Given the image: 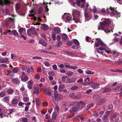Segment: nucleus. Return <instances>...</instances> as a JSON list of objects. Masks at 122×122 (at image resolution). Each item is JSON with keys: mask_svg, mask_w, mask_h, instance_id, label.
I'll use <instances>...</instances> for the list:
<instances>
[{"mask_svg": "<svg viewBox=\"0 0 122 122\" xmlns=\"http://www.w3.org/2000/svg\"><path fill=\"white\" fill-rule=\"evenodd\" d=\"M29 98L27 97H24L23 98V100L24 102H26L29 101Z\"/></svg>", "mask_w": 122, "mask_h": 122, "instance_id": "obj_47", "label": "nucleus"}, {"mask_svg": "<svg viewBox=\"0 0 122 122\" xmlns=\"http://www.w3.org/2000/svg\"><path fill=\"white\" fill-rule=\"evenodd\" d=\"M52 68L53 69L55 70H56L57 69V67L56 65L55 64L52 65Z\"/></svg>", "mask_w": 122, "mask_h": 122, "instance_id": "obj_54", "label": "nucleus"}, {"mask_svg": "<svg viewBox=\"0 0 122 122\" xmlns=\"http://www.w3.org/2000/svg\"><path fill=\"white\" fill-rule=\"evenodd\" d=\"M96 40L97 42L95 43V45L96 47H99L100 46H102L103 45L106 46V45L104 44L103 42L99 39H97Z\"/></svg>", "mask_w": 122, "mask_h": 122, "instance_id": "obj_5", "label": "nucleus"}, {"mask_svg": "<svg viewBox=\"0 0 122 122\" xmlns=\"http://www.w3.org/2000/svg\"><path fill=\"white\" fill-rule=\"evenodd\" d=\"M93 97L94 98L97 99H98L100 97V96L99 95H94L93 96Z\"/></svg>", "mask_w": 122, "mask_h": 122, "instance_id": "obj_46", "label": "nucleus"}, {"mask_svg": "<svg viewBox=\"0 0 122 122\" xmlns=\"http://www.w3.org/2000/svg\"><path fill=\"white\" fill-rule=\"evenodd\" d=\"M73 43L75 44V45L77 46V48H78V46L80 45V43L76 39H73L72 40Z\"/></svg>", "mask_w": 122, "mask_h": 122, "instance_id": "obj_17", "label": "nucleus"}, {"mask_svg": "<svg viewBox=\"0 0 122 122\" xmlns=\"http://www.w3.org/2000/svg\"><path fill=\"white\" fill-rule=\"evenodd\" d=\"M59 108V106L57 105H56L55 106V109L57 110V112H58Z\"/></svg>", "mask_w": 122, "mask_h": 122, "instance_id": "obj_58", "label": "nucleus"}, {"mask_svg": "<svg viewBox=\"0 0 122 122\" xmlns=\"http://www.w3.org/2000/svg\"><path fill=\"white\" fill-rule=\"evenodd\" d=\"M75 105H76V106L79 107V109L81 108V107L82 108L85 105V103L83 101H81L79 102H76L73 103Z\"/></svg>", "mask_w": 122, "mask_h": 122, "instance_id": "obj_4", "label": "nucleus"}, {"mask_svg": "<svg viewBox=\"0 0 122 122\" xmlns=\"http://www.w3.org/2000/svg\"><path fill=\"white\" fill-rule=\"evenodd\" d=\"M42 11V7H40L39 8L38 10V13L39 14H41Z\"/></svg>", "mask_w": 122, "mask_h": 122, "instance_id": "obj_43", "label": "nucleus"}, {"mask_svg": "<svg viewBox=\"0 0 122 122\" xmlns=\"http://www.w3.org/2000/svg\"><path fill=\"white\" fill-rule=\"evenodd\" d=\"M105 25L103 22H100V25L98 26V30H103L106 33H107L108 32L110 33V30L111 29L112 32H113V30H114V26L111 28L108 26L106 27V29H105L104 28L105 27Z\"/></svg>", "mask_w": 122, "mask_h": 122, "instance_id": "obj_3", "label": "nucleus"}, {"mask_svg": "<svg viewBox=\"0 0 122 122\" xmlns=\"http://www.w3.org/2000/svg\"><path fill=\"white\" fill-rule=\"evenodd\" d=\"M101 90L103 93H105L110 91L111 90V89L109 88H103Z\"/></svg>", "mask_w": 122, "mask_h": 122, "instance_id": "obj_19", "label": "nucleus"}, {"mask_svg": "<svg viewBox=\"0 0 122 122\" xmlns=\"http://www.w3.org/2000/svg\"><path fill=\"white\" fill-rule=\"evenodd\" d=\"M14 92V90L11 89H9L7 90L8 93L10 94H12Z\"/></svg>", "mask_w": 122, "mask_h": 122, "instance_id": "obj_32", "label": "nucleus"}, {"mask_svg": "<svg viewBox=\"0 0 122 122\" xmlns=\"http://www.w3.org/2000/svg\"><path fill=\"white\" fill-rule=\"evenodd\" d=\"M111 21L109 19H106L103 22L105 25L106 24H110L111 23Z\"/></svg>", "mask_w": 122, "mask_h": 122, "instance_id": "obj_23", "label": "nucleus"}, {"mask_svg": "<svg viewBox=\"0 0 122 122\" xmlns=\"http://www.w3.org/2000/svg\"><path fill=\"white\" fill-rule=\"evenodd\" d=\"M76 80L74 78H68L67 79V82L68 83H71L74 82Z\"/></svg>", "mask_w": 122, "mask_h": 122, "instance_id": "obj_20", "label": "nucleus"}, {"mask_svg": "<svg viewBox=\"0 0 122 122\" xmlns=\"http://www.w3.org/2000/svg\"><path fill=\"white\" fill-rule=\"evenodd\" d=\"M11 81L14 83L17 84H19L20 82V81L19 80L18 78L13 79Z\"/></svg>", "mask_w": 122, "mask_h": 122, "instance_id": "obj_18", "label": "nucleus"}, {"mask_svg": "<svg viewBox=\"0 0 122 122\" xmlns=\"http://www.w3.org/2000/svg\"><path fill=\"white\" fill-rule=\"evenodd\" d=\"M10 3L9 0H0V5H2L4 4H8Z\"/></svg>", "mask_w": 122, "mask_h": 122, "instance_id": "obj_9", "label": "nucleus"}, {"mask_svg": "<svg viewBox=\"0 0 122 122\" xmlns=\"http://www.w3.org/2000/svg\"><path fill=\"white\" fill-rule=\"evenodd\" d=\"M71 97L73 99H76L77 98V97L74 93H72L70 94Z\"/></svg>", "mask_w": 122, "mask_h": 122, "instance_id": "obj_28", "label": "nucleus"}, {"mask_svg": "<svg viewBox=\"0 0 122 122\" xmlns=\"http://www.w3.org/2000/svg\"><path fill=\"white\" fill-rule=\"evenodd\" d=\"M74 73L71 71H68L66 73V74L67 75L69 76H71Z\"/></svg>", "mask_w": 122, "mask_h": 122, "instance_id": "obj_42", "label": "nucleus"}, {"mask_svg": "<svg viewBox=\"0 0 122 122\" xmlns=\"http://www.w3.org/2000/svg\"><path fill=\"white\" fill-rule=\"evenodd\" d=\"M92 87L93 89H96L99 87V85L97 83H94L92 85Z\"/></svg>", "mask_w": 122, "mask_h": 122, "instance_id": "obj_15", "label": "nucleus"}, {"mask_svg": "<svg viewBox=\"0 0 122 122\" xmlns=\"http://www.w3.org/2000/svg\"><path fill=\"white\" fill-rule=\"evenodd\" d=\"M93 9L92 10V11L94 12H96L97 11V9L96 7H95V6H93Z\"/></svg>", "mask_w": 122, "mask_h": 122, "instance_id": "obj_64", "label": "nucleus"}, {"mask_svg": "<svg viewBox=\"0 0 122 122\" xmlns=\"http://www.w3.org/2000/svg\"><path fill=\"white\" fill-rule=\"evenodd\" d=\"M21 81H23L25 82L28 80V77L27 76H21Z\"/></svg>", "mask_w": 122, "mask_h": 122, "instance_id": "obj_14", "label": "nucleus"}, {"mask_svg": "<svg viewBox=\"0 0 122 122\" xmlns=\"http://www.w3.org/2000/svg\"><path fill=\"white\" fill-rule=\"evenodd\" d=\"M61 95L58 93L54 94V97L56 101H58L61 100V98L60 97Z\"/></svg>", "mask_w": 122, "mask_h": 122, "instance_id": "obj_10", "label": "nucleus"}, {"mask_svg": "<svg viewBox=\"0 0 122 122\" xmlns=\"http://www.w3.org/2000/svg\"><path fill=\"white\" fill-rule=\"evenodd\" d=\"M34 90H35L33 91V94H36L37 95H38L39 91V88L38 87H35L34 88Z\"/></svg>", "mask_w": 122, "mask_h": 122, "instance_id": "obj_21", "label": "nucleus"}, {"mask_svg": "<svg viewBox=\"0 0 122 122\" xmlns=\"http://www.w3.org/2000/svg\"><path fill=\"white\" fill-rule=\"evenodd\" d=\"M4 114L3 112L2 111L1 109L0 108V116H1V118H2V116Z\"/></svg>", "mask_w": 122, "mask_h": 122, "instance_id": "obj_59", "label": "nucleus"}, {"mask_svg": "<svg viewBox=\"0 0 122 122\" xmlns=\"http://www.w3.org/2000/svg\"><path fill=\"white\" fill-rule=\"evenodd\" d=\"M32 58L33 59H42V58L41 57H39L38 56L33 57H32Z\"/></svg>", "mask_w": 122, "mask_h": 122, "instance_id": "obj_52", "label": "nucleus"}, {"mask_svg": "<svg viewBox=\"0 0 122 122\" xmlns=\"http://www.w3.org/2000/svg\"><path fill=\"white\" fill-rule=\"evenodd\" d=\"M12 32L13 34V35L15 36H18L19 37V34L17 32V31L16 30H14L12 31Z\"/></svg>", "mask_w": 122, "mask_h": 122, "instance_id": "obj_27", "label": "nucleus"}, {"mask_svg": "<svg viewBox=\"0 0 122 122\" xmlns=\"http://www.w3.org/2000/svg\"><path fill=\"white\" fill-rule=\"evenodd\" d=\"M57 114L56 112H54L52 115V118L53 119L56 120L57 116Z\"/></svg>", "mask_w": 122, "mask_h": 122, "instance_id": "obj_29", "label": "nucleus"}, {"mask_svg": "<svg viewBox=\"0 0 122 122\" xmlns=\"http://www.w3.org/2000/svg\"><path fill=\"white\" fill-rule=\"evenodd\" d=\"M24 28H21L20 29H19L18 31L20 33V34L21 35H22V32L23 31V29H24Z\"/></svg>", "mask_w": 122, "mask_h": 122, "instance_id": "obj_48", "label": "nucleus"}, {"mask_svg": "<svg viewBox=\"0 0 122 122\" xmlns=\"http://www.w3.org/2000/svg\"><path fill=\"white\" fill-rule=\"evenodd\" d=\"M107 100L106 98L101 99L97 102V104L98 105H101L104 103Z\"/></svg>", "mask_w": 122, "mask_h": 122, "instance_id": "obj_11", "label": "nucleus"}, {"mask_svg": "<svg viewBox=\"0 0 122 122\" xmlns=\"http://www.w3.org/2000/svg\"><path fill=\"white\" fill-rule=\"evenodd\" d=\"M107 12L110 14V16H114L116 17H119L120 16V13L117 11L116 8L112 7L110 6L109 8L107 9Z\"/></svg>", "mask_w": 122, "mask_h": 122, "instance_id": "obj_1", "label": "nucleus"}, {"mask_svg": "<svg viewBox=\"0 0 122 122\" xmlns=\"http://www.w3.org/2000/svg\"><path fill=\"white\" fill-rule=\"evenodd\" d=\"M8 60V59L6 58L4 59L3 58V61L4 63H5L7 62Z\"/></svg>", "mask_w": 122, "mask_h": 122, "instance_id": "obj_63", "label": "nucleus"}, {"mask_svg": "<svg viewBox=\"0 0 122 122\" xmlns=\"http://www.w3.org/2000/svg\"><path fill=\"white\" fill-rule=\"evenodd\" d=\"M84 15L86 21H88L90 20L91 18V17L87 13L86 11L85 12Z\"/></svg>", "mask_w": 122, "mask_h": 122, "instance_id": "obj_13", "label": "nucleus"}, {"mask_svg": "<svg viewBox=\"0 0 122 122\" xmlns=\"http://www.w3.org/2000/svg\"><path fill=\"white\" fill-rule=\"evenodd\" d=\"M72 15L73 17V20H74L75 22L77 23L78 22L81 23L80 18L77 17L80 16L81 10H77L74 9H72Z\"/></svg>", "mask_w": 122, "mask_h": 122, "instance_id": "obj_2", "label": "nucleus"}, {"mask_svg": "<svg viewBox=\"0 0 122 122\" xmlns=\"http://www.w3.org/2000/svg\"><path fill=\"white\" fill-rule=\"evenodd\" d=\"M18 103V101L16 99H13L12 101V103L13 104H17Z\"/></svg>", "mask_w": 122, "mask_h": 122, "instance_id": "obj_39", "label": "nucleus"}, {"mask_svg": "<svg viewBox=\"0 0 122 122\" xmlns=\"http://www.w3.org/2000/svg\"><path fill=\"white\" fill-rule=\"evenodd\" d=\"M32 84V82L31 81H29L27 83L28 87L30 89L31 88V86Z\"/></svg>", "mask_w": 122, "mask_h": 122, "instance_id": "obj_30", "label": "nucleus"}, {"mask_svg": "<svg viewBox=\"0 0 122 122\" xmlns=\"http://www.w3.org/2000/svg\"><path fill=\"white\" fill-rule=\"evenodd\" d=\"M58 44H57V46L59 47H60L62 44V42L60 41H58Z\"/></svg>", "mask_w": 122, "mask_h": 122, "instance_id": "obj_62", "label": "nucleus"}, {"mask_svg": "<svg viewBox=\"0 0 122 122\" xmlns=\"http://www.w3.org/2000/svg\"><path fill=\"white\" fill-rule=\"evenodd\" d=\"M78 86H74L72 87L71 88V89L72 91H74L77 89L78 88Z\"/></svg>", "mask_w": 122, "mask_h": 122, "instance_id": "obj_41", "label": "nucleus"}, {"mask_svg": "<svg viewBox=\"0 0 122 122\" xmlns=\"http://www.w3.org/2000/svg\"><path fill=\"white\" fill-rule=\"evenodd\" d=\"M20 7V5L19 4H16L15 5V9L16 10H18Z\"/></svg>", "mask_w": 122, "mask_h": 122, "instance_id": "obj_49", "label": "nucleus"}, {"mask_svg": "<svg viewBox=\"0 0 122 122\" xmlns=\"http://www.w3.org/2000/svg\"><path fill=\"white\" fill-rule=\"evenodd\" d=\"M3 14L6 15L8 13L9 11L8 10L5 9L3 10Z\"/></svg>", "mask_w": 122, "mask_h": 122, "instance_id": "obj_37", "label": "nucleus"}, {"mask_svg": "<svg viewBox=\"0 0 122 122\" xmlns=\"http://www.w3.org/2000/svg\"><path fill=\"white\" fill-rule=\"evenodd\" d=\"M36 104L39 105L40 104V100L38 98H36Z\"/></svg>", "mask_w": 122, "mask_h": 122, "instance_id": "obj_34", "label": "nucleus"}, {"mask_svg": "<svg viewBox=\"0 0 122 122\" xmlns=\"http://www.w3.org/2000/svg\"><path fill=\"white\" fill-rule=\"evenodd\" d=\"M65 87V85L62 84L59 86L58 88V90L59 92H61L63 91V90Z\"/></svg>", "mask_w": 122, "mask_h": 122, "instance_id": "obj_12", "label": "nucleus"}, {"mask_svg": "<svg viewBox=\"0 0 122 122\" xmlns=\"http://www.w3.org/2000/svg\"><path fill=\"white\" fill-rule=\"evenodd\" d=\"M40 52H41L45 53L46 54H48V51L46 50H41L40 51Z\"/></svg>", "mask_w": 122, "mask_h": 122, "instance_id": "obj_53", "label": "nucleus"}, {"mask_svg": "<svg viewBox=\"0 0 122 122\" xmlns=\"http://www.w3.org/2000/svg\"><path fill=\"white\" fill-rule=\"evenodd\" d=\"M106 46L104 47H102L100 48H98V50L97 51V52L99 53H102V52H100L99 51V50H100L101 51H102L103 50H105L106 48V46Z\"/></svg>", "mask_w": 122, "mask_h": 122, "instance_id": "obj_24", "label": "nucleus"}, {"mask_svg": "<svg viewBox=\"0 0 122 122\" xmlns=\"http://www.w3.org/2000/svg\"><path fill=\"white\" fill-rule=\"evenodd\" d=\"M93 105H94L92 103L88 105L87 107V109H89L90 108L92 107H93Z\"/></svg>", "mask_w": 122, "mask_h": 122, "instance_id": "obj_38", "label": "nucleus"}, {"mask_svg": "<svg viewBox=\"0 0 122 122\" xmlns=\"http://www.w3.org/2000/svg\"><path fill=\"white\" fill-rule=\"evenodd\" d=\"M2 100L3 101L8 103L9 101V97L8 96L5 97L2 99Z\"/></svg>", "mask_w": 122, "mask_h": 122, "instance_id": "obj_26", "label": "nucleus"}, {"mask_svg": "<svg viewBox=\"0 0 122 122\" xmlns=\"http://www.w3.org/2000/svg\"><path fill=\"white\" fill-rule=\"evenodd\" d=\"M34 29H35V27H32L30 28L29 29L27 30V34L29 36H30L32 35L33 33V30Z\"/></svg>", "mask_w": 122, "mask_h": 122, "instance_id": "obj_8", "label": "nucleus"}, {"mask_svg": "<svg viewBox=\"0 0 122 122\" xmlns=\"http://www.w3.org/2000/svg\"><path fill=\"white\" fill-rule=\"evenodd\" d=\"M113 107V105L112 104H110L108 106V108L109 109H111Z\"/></svg>", "mask_w": 122, "mask_h": 122, "instance_id": "obj_61", "label": "nucleus"}, {"mask_svg": "<svg viewBox=\"0 0 122 122\" xmlns=\"http://www.w3.org/2000/svg\"><path fill=\"white\" fill-rule=\"evenodd\" d=\"M70 3L71 5H73V6H74V5L77 4V1L75 2H73L72 1H70Z\"/></svg>", "mask_w": 122, "mask_h": 122, "instance_id": "obj_51", "label": "nucleus"}, {"mask_svg": "<svg viewBox=\"0 0 122 122\" xmlns=\"http://www.w3.org/2000/svg\"><path fill=\"white\" fill-rule=\"evenodd\" d=\"M48 26L46 25H44L42 26V28L43 30H46L48 28Z\"/></svg>", "mask_w": 122, "mask_h": 122, "instance_id": "obj_35", "label": "nucleus"}, {"mask_svg": "<svg viewBox=\"0 0 122 122\" xmlns=\"http://www.w3.org/2000/svg\"><path fill=\"white\" fill-rule=\"evenodd\" d=\"M5 95V93L4 92H2L0 93V97H4Z\"/></svg>", "mask_w": 122, "mask_h": 122, "instance_id": "obj_56", "label": "nucleus"}, {"mask_svg": "<svg viewBox=\"0 0 122 122\" xmlns=\"http://www.w3.org/2000/svg\"><path fill=\"white\" fill-rule=\"evenodd\" d=\"M54 31L56 33H58L60 32V28L58 27H56L55 28Z\"/></svg>", "mask_w": 122, "mask_h": 122, "instance_id": "obj_22", "label": "nucleus"}, {"mask_svg": "<svg viewBox=\"0 0 122 122\" xmlns=\"http://www.w3.org/2000/svg\"><path fill=\"white\" fill-rule=\"evenodd\" d=\"M103 119L104 122L108 120V118L106 115H104L103 118Z\"/></svg>", "mask_w": 122, "mask_h": 122, "instance_id": "obj_44", "label": "nucleus"}, {"mask_svg": "<svg viewBox=\"0 0 122 122\" xmlns=\"http://www.w3.org/2000/svg\"><path fill=\"white\" fill-rule=\"evenodd\" d=\"M35 78L37 79H39L40 78L39 75L38 74H36L35 77Z\"/></svg>", "mask_w": 122, "mask_h": 122, "instance_id": "obj_57", "label": "nucleus"}, {"mask_svg": "<svg viewBox=\"0 0 122 122\" xmlns=\"http://www.w3.org/2000/svg\"><path fill=\"white\" fill-rule=\"evenodd\" d=\"M52 36L54 41H55L56 40V35L54 33H52Z\"/></svg>", "mask_w": 122, "mask_h": 122, "instance_id": "obj_60", "label": "nucleus"}, {"mask_svg": "<svg viewBox=\"0 0 122 122\" xmlns=\"http://www.w3.org/2000/svg\"><path fill=\"white\" fill-rule=\"evenodd\" d=\"M67 37L68 36L66 34H63L62 35V38L64 40H66L67 39Z\"/></svg>", "mask_w": 122, "mask_h": 122, "instance_id": "obj_36", "label": "nucleus"}, {"mask_svg": "<svg viewBox=\"0 0 122 122\" xmlns=\"http://www.w3.org/2000/svg\"><path fill=\"white\" fill-rule=\"evenodd\" d=\"M39 43L45 46H46L47 45V43L42 39H40L39 40Z\"/></svg>", "mask_w": 122, "mask_h": 122, "instance_id": "obj_16", "label": "nucleus"}, {"mask_svg": "<svg viewBox=\"0 0 122 122\" xmlns=\"http://www.w3.org/2000/svg\"><path fill=\"white\" fill-rule=\"evenodd\" d=\"M13 19L11 18H9L8 19V20L6 22V24L7 25H8L10 23L11 21H13Z\"/></svg>", "mask_w": 122, "mask_h": 122, "instance_id": "obj_45", "label": "nucleus"}, {"mask_svg": "<svg viewBox=\"0 0 122 122\" xmlns=\"http://www.w3.org/2000/svg\"><path fill=\"white\" fill-rule=\"evenodd\" d=\"M43 64L46 66L49 67L51 66V65L47 62L46 61H45L43 62Z\"/></svg>", "mask_w": 122, "mask_h": 122, "instance_id": "obj_40", "label": "nucleus"}, {"mask_svg": "<svg viewBox=\"0 0 122 122\" xmlns=\"http://www.w3.org/2000/svg\"><path fill=\"white\" fill-rule=\"evenodd\" d=\"M18 71V69L17 68L15 67L13 68L12 71L14 73H16Z\"/></svg>", "mask_w": 122, "mask_h": 122, "instance_id": "obj_50", "label": "nucleus"}, {"mask_svg": "<svg viewBox=\"0 0 122 122\" xmlns=\"http://www.w3.org/2000/svg\"><path fill=\"white\" fill-rule=\"evenodd\" d=\"M64 65L66 67L69 68L70 69H72L74 70H76L78 68V67L77 66H72L70 65L68 63H65Z\"/></svg>", "mask_w": 122, "mask_h": 122, "instance_id": "obj_6", "label": "nucleus"}, {"mask_svg": "<svg viewBox=\"0 0 122 122\" xmlns=\"http://www.w3.org/2000/svg\"><path fill=\"white\" fill-rule=\"evenodd\" d=\"M34 71L33 68L32 67H31L30 68H28L27 72L28 73L30 72H32Z\"/></svg>", "mask_w": 122, "mask_h": 122, "instance_id": "obj_33", "label": "nucleus"}, {"mask_svg": "<svg viewBox=\"0 0 122 122\" xmlns=\"http://www.w3.org/2000/svg\"><path fill=\"white\" fill-rule=\"evenodd\" d=\"M71 108L70 110V112H75L78 111L79 109V107L76 106V105H75V104Z\"/></svg>", "mask_w": 122, "mask_h": 122, "instance_id": "obj_7", "label": "nucleus"}, {"mask_svg": "<svg viewBox=\"0 0 122 122\" xmlns=\"http://www.w3.org/2000/svg\"><path fill=\"white\" fill-rule=\"evenodd\" d=\"M66 14H65L63 15L62 16V18L63 19H64V18L66 16V20L67 21H69L71 19L70 17L68 16H66Z\"/></svg>", "mask_w": 122, "mask_h": 122, "instance_id": "obj_25", "label": "nucleus"}, {"mask_svg": "<svg viewBox=\"0 0 122 122\" xmlns=\"http://www.w3.org/2000/svg\"><path fill=\"white\" fill-rule=\"evenodd\" d=\"M22 121L23 122H27L28 121V119L26 118H23L22 119Z\"/></svg>", "mask_w": 122, "mask_h": 122, "instance_id": "obj_55", "label": "nucleus"}, {"mask_svg": "<svg viewBox=\"0 0 122 122\" xmlns=\"http://www.w3.org/2000/svg\"><path fill=\"white\" fill-rule=\"evenodd\" d=\"M86 73L87 74H93L94 73L90 71L87 70L85 71Z\"/></svg>", "mask_w": 122, "mask_h": 122, "instance_id": "obj_31", "label": "nucleus"}]
</instances>
